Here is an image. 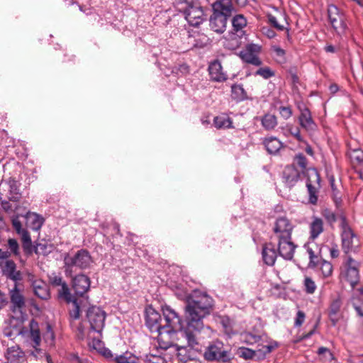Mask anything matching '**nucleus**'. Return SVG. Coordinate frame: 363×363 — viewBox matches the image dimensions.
I'll use <instances>...</instances> for the list:
<instances>
[{
  "label": "nucleus",
  "mask_w": 363,
  "mask_h": 363,
  "mask_svg": "<svg viewBox=\"0 0 363 363\" xmlns=\"http://www.w3.org/2000/svg\"><path fill=\"white\" fill-rule=\"evenodd\" d=\"M262 32L264 34H265L269 38H273L274 37H275L276 35V33L275 32L270 29V28H262Z\"/></svg>",
  "instance_id": "338daca9"
},
{
  "label": "nucleus",
  "mask_w": 363,
  "mask_h": 363,
  "mask_svg": "<svg viewBox=\"0 0 363 363\" xmlns=\"http://www.w3.org/2000/svg\"><path fill=\"white\" fill-rule=\"evenodd\" d=\"M2 272L7 278L17 281L21 279V274L16 270V265L12 260H7L2 267Z\"/></svg>",
  "instance_id": "c756f323"
},
{
  "label": "nucleus",
  "mask_w": 363,
  "mask_h": 363,
  "mask_svg": "<svg viewBox=\"0 0 363 363\" xmlns=\"http://www.w3.org/2000/svg\"><path fill=\"white\" fill-rule=\"evenodd\" d=\"M277 347V343H275L274 345H262L261 348L257 350V357L259 359H264L267 354L270 353L274 348Z\"/></svg>",
  "instance_id": "8fccbe9b"
},
{
  "label": "nucleus",
  "mask_w": 363,
  "mask_h": 363,
  "mask_svg": "<svg viewBox=\"0 0 363 363\" xmlns=\"http://www.w3.org/2000/svg\"><path fill=\"white\" fill-rule=\"evenodd\" d=\"M306 187L308 193V202L315 205L318 202V190L320 188V177L315 169L307 171Z\"/></svg>",
  "instance_id": "f8f14e48"
},
{
  "label": "nucleus",
  "mask_w": 363,
  "mask_h": 363,
  "mask_svg": "<svg viewBox=\"0 0 363 363\" xmlns=\"http://www.w3.org/2000/svg\"><path fill=\"white\" fill-rule=\"evenodd\" d=\"M8 248L14 256H20L19 245L16 239L10 238L8 240Z\"/></svg>",
  "instance_id": "09e8293b"
},
{
  "label": "nucleus",
  "mask_w": 363,
  "mask_h": 363,
  "mask_svg": "<svg viewBox=\"0 0 363 363\" xmlns=\"http://www.w3.org/2000/svg\"><path fill=\"white\" fill-rule=\"evenodd\" d=\"M7 184L9 185V199L11 201L17 202L21 198V193L19 191V185L14 178H9Z\"/></svg>",
  "instance_id": "72a5a7b5"
},
{
  "label": "nucleus",
  "mask_w": 363,
  "mask_h": 363,
  "mask_svg": "<svg viewBox=\"0 0 363 363\" xmlns=\"http://www.w3.org/2000/svg\"><path fill=\"white\" fill-rule=\"evenodd\" d=\"M60 286L61 289L59 291V295L61 297H63L67 301V303H71V301H73L74 298H72V296L69 291V289L67 284L65 282Z\"/></svg>",
  "instance_id": "49530a36"
},
{
  "label": "nucleus",
  "mask_w": 363,
  "mask_h": 363,
  "mask_svg": "<svg viewBox=\"0 0 363 363\" xmlns=\"http://www.w3.org/2000/svg\"><path fill=\"white\" fill-rule=\"evenodd\" d=\"M50 282L52 286H61L65 281H62V279L60 276L57 275L55 273H52V275L49 277Z\"/></svg>",
  "instance_id": "6e6d98bb"
},
{
  "label": "nucleus",
  "mask_w": 363,
  "mask_h": 363,
  "mask_svg": "<svg viewBox=\"0 0 363 363\" xmlns=\"http://www.w3.org/2000/svg\"><path fill=\"white\" fill-rule=\"evenodd\" d=\"M145 313V325L152 333L167 330L169 327L175 328L182 322L178 313L168 306L162 307L163 318L152 307L146 308Z\"/></svg>",
  "instance_id": "7ed1b4c3"
},
{
  "label": "nucleus",
  "mask_w": 363,
  "mask_h": 363,
  "mask_svg": "<svg viewBox=\"0 0 363 363\" xmlns=\"http://www.w3.org/2000/svg\"><path fill=\"white\" fill-rule=\"evenodd\" d=\"M99 353L101 354L106 359L113 358V354L111 351L105 347L101 351H99Z\"/></svg>",
  "instance_id": "69168bd1"
},
{
  "label": "nucleus",
  "mask_w": 363,
  "mask_h": 363,
  "mask_svg": "<svg viewBox=\"0 0 363 363\" xmlns=\"http://www.w3.org/2000/svg\"><path fill=\"white\" fill-rule=\"evenodd\" d=\"M358 267V263L350 256H348L340 272L341 279L348 282L352 289L359 281Z\"/></svg>",
  "instance_id": "9b49d317"
},
{
  "label": "nucleus",
  "mask_w": 363,
  "mask_h": 363,
  "mask_svg": "<svg viewBox=\"0 0 363 363\" xmlns=\"http://www.w3.org/2000/svg\"><path fill=\"white\" fill-rule=\"evenodd\" d=\"M231 98L238 101H242L247 99V94L242 84H233L231 86Z\"/></svg>",
  "instance_id": "c9c22d12"
},
{
  "label": "nucleus",
  "mask_w": 363,
  "mask_h": 363,
  "mask_svg": "<svg viewBox=\"0 0 363 363\" xmlns=\"http://www.w3.org/2000/svg\"><path fill=\"white\" fill-rule=\"evenodd\" d=\"M263 144L267 151L271 154H277L283 147L282 143L276 137H269L264 140Z\"/></svg>",
  "instance_id": "473e14b6"
},
{
  "label": "nucleus",
  "mask_w": 363,
  "mask_h": 363,
  "mask_svg": "<svg viewBox=\"0 0 363 363\" xmlns=\"http://www.w3.org/2000/svg\"><path fill=\"white\" fill-rule=\"evenodd\" d=\"M323 221L317 216L312 217V221L309 224V238L308 241L304 245V248L308 252V245H310L313 249H315L314 246H318L315 242V239L323 232Z\"/></svg>",
  "instance_id": "2eb2a0df"
},
{
  "label": "nucleus",
  "mask_w": 363,
  "mask_h": 363,
  "mask_svg": "<svg viewBox=\"0 0 363 363\" xmlns=\"http://www.w3.org/2000/svg\"><path fill=\"white\" fill-rule=\"evenodd\" d=\"M294 228V224L287 217L280 216L274 221L272 228L274 235L271 237V239L273 238L275 239L291 238Z\"/></svg>",
  "instance_id": "ddd939ff"
},
{
  "label": "nucleus",
  "mask_w": 363,
  "mask_h": 363,
  "mask_svg": "<svg viewBox=\"0 0 363 363\" xmlns=\"http://www.w3.org/2000/svg\"><path fill=\"white\" fill-rule=\"evenodd\" d=\"M213 13L230 18L235 11L232 0H216L212 4Z\"/></svg>",
  "instance_id": "412c9836"
},
{
  "label": "nucleus",
  "mask_w": 363,
  "mask_h": 363,
  "mask_svg": "<svg viewBox=\"0 0 363 363\" xmlns=\"http://www.w3.org/2000/svg\"><path fill=\"white\" fill-rule=\"evenodd\" d=\"M279 112L281 117L285 120L290 118L293 114L292 109L290 106H280Z\"/></svg>",
  "instance_id": "5fc2aeb1"
},
{
  "label": "nucleus",
  "mask_w": 363,
  "mask_h": 363,
  "mask_svg": "<svg viewBox=\"0 0 363 363\" xmlns=\"http://www.w3.org/2000/svg\"><path fill=\"white\" fill-rule=\"evenodd\" d=\"M43 337L46 342L52 344L55 340V334L50 324L46 325V331L43 334Z\"/></svg>",
  "instance_id": "864d4df0"
},
{
  "label": "nucleus",
  "mask_w": 363,
  "mask_h": 363,
  "mask_svg": "<svg viewBox=\"0 0 363 363\" xmlns=\"http://www.w3.org/2000/svg\"><path fill=\"white\" fill-rule=\"evenodd\" d=\"M277 252L280 257L286 260H291L294 257L296 245L292 241V237L278 238Z\"/></svg>",
  "instance_id": "a211bd4d"
},
{
  "label": "nucleus",
  "mask_w": 363,
  "mask_h": 363,
  "mask_svg": "<svg viewBox=\"0 0 363 363\" xmlns=\"http://www.w3.org/2000/svg\"><path fill=\"white\" fill-rule=\"evenodd\" d=\"M28 333H30V338L33 342V347L36 348L40 343V335L38 323L34 319H32L29 323V330L24 328H6L4 332V335L11 339H13L15 337L20 335L24 336Z\"/></svg>",
  "instance_id": "6e6552de"
},
{
  "label": "nucleus",
  "mask_w": 363,
  "mask_h": 363,
  "mask_svg": "<svg viewBox=\"0 0 363 363\" xmlns=\"http://www.w3.org/2000/svg\"><path fill=\"white\" fill-rule=\"evenodd\" d=\"M178 10L189 24L194 27L199 26L206 19L203 9L199 4L184 5Z\"/></svg>",
  "instance_id": "9d476101"
},
{
  "label": "nucleus",
  "mask_w": 363,
  "mask_h": 363,
  "mask_svg": "<svg viewBox=\"0 0 363 363\" xmlns=\"http://www.w3.org/2000/svg\"><path fill=\"white\" fill-rule=\"evenodd\" d=\"M52 250V245L48 244L46 242H40L33 245L30 244V252H24L26 255H31L33 252L36 255H41L46 256L49 255Z\"/></svg>",
  "instance_id": "2f4dec72"
},
{
  "label": "nucleus",
  "mask_w": 363,
  "mask_h": 363,
  "mask_svg": "<svg viewBox=\"0 0 363 363\" xmlns=\"http://www.w3.org/2000/svg\"><path fill=\"white\" fill-rule=\"evenodd\" d=\"M245 338H246L245 341L247 343L257 342L261 339L260 336L252 335V333L247 334L245 336Z\"/></svg>",
  "instance_id": "e2e57ef3"
},
{
  "label": "nucleus",
  "mask_w": 363,
  "mask_h": 363,
  "mask_svg": "<svg viewBox=\"0 0 363 363\" xmlns=\"http://www.w3.org/2000/svg\"><path fill=\"white\" fill-rule=\"evenodd\" d=\"M232 25L236 33L242 31L247 26V20L242 14H237L232 18Z\"/></svg>",
  "instance_id": "58836bf2"
},
{
  "label": "nucleus",
  "mask_w": 363,
  "mask_h": 363,
  "mask_svg": "<svg viewBox=\"0 0 363 363\" xmlns=\"http://www.w3.org/2000/svg\"><path fill=\"white\" fill-rule=\"evenodd\" d=\"M342 306V301L340 296H337L330 301L328 309V315L333 326H336L337 323L343 318Z\"/></svg>",
  "instance_id": "aec40b11"
},
{
  "label": "nucleus",
  "mask_w": 363,
  "mask_h": 363,
  "mask_svg": "<svg viewBox=\"0 0 363 363\" xmlns=\"http://www.w3.org/2000/svg\"><path fill=\"white\" fill-rule=\"evenodd\" d=\"M300 179V172L294 165L286 166L282 174L283 182L291 188L295 186Z\"/></svg>",
  "instance_id": "5701e85b"
},
{
  "label": "nucleus",
  "mask_w": 363,
  "mask_h": 363,
  "mask_svg": "<svg viewBox=\"0 0 363 363\" xmlns=\"http://www.w3.org/2000/svg\"><path fill=\"white\" fill-rule=\"evenodd\" d=\"M340 218L341 223L340 226L342 230L340 235L342 250L346 255L352 252L355 253L357 252L359 239L347 223L345 216H341Z\"/></svg>",
  "instance_id": "423d86ee"
},
{
  "label": "nucleus",
  "mask_w": 363,
  "mask_h": 363,
  "mask_svg": "<svg viewBox=\"0 0 363 363\" xmlns=\"http://www.w3.org/2000/svg\"><path fill=\"white\" fill-rule=\"evenodd\" d=\"M116 363H137L138 357L130 352H125L114 358Z\"/></svg>",
  "instance_id": "a19ab883"
},
{
  "label": "nucleus",
  "mask_w": 363,
  "mask_h": 363,
  "mask_svg": "<svg viewBox=\"0 0 363 363\" xmlns=\"http://www.w3.org/2000/svg\"><path fill=\"white\" fill-rule=\"evenodd\" d=\"M352 158L358 163H361L363 162V152L360 150H354Z\"/></svg>",
  "instance_id": "680f3d73"
},
{
  "label": "nucleus",
  "mask_w": 363,
  "mask_h": 363,
  "mask_svg": "<svg viewBox=\"0 0 363 363\" xmlns=\"http://www.w3.org/2000/svg\"><path fill=\"white\" fill-rule=\"evenodd\" d=\"M305 313L302 311H298L296 313V317L295 318L294 321V326L295 327H300L305 320Z\"/></svg>",
  "instance_id": "bf43d9fd"
},
{
  "label": "nucleus",
  "mask_w": 363,
  "mask_h": 363,
  "mask_svg": "<svg viewBox=\"0 0 363 363\" xmlns=\"http://www.w3.org/2000/svg\"><path fill=\"white\" fill-rule=\"evenodd\" d=\"M208 72L212 81L222 82L227 79V75L223 72L222 65L217 60L209 65Z\"/></svg>",
  "instance_id": "a878e982"
},
{
  "label": "nucleus",
  "mask_w": 363,
  "mask_h": 363,
  "mask_svg": "<svg viewBox=\"0 0 363 363\" xmlns=\"http://www.w3.org/2000/svg\"><path fill=\"white\" fill-rule=\"evenodd\" d=\"M228 19V17L213 12L209 18V26L214 32L223 33L226 30Z\"/></svg>",
  "instance_id": "b1692460"
},
{
  "label": "nucleus",
  "mask_w": 363,
  "mask_h": 363,
  "mask_svg": "<svg viewBox=\"0 0 363 363\" xmlns=\"http://www.w3.org/2000/svg\"><path fill=\"white\" fill-rule=\"evenodd\" d=\"M203 358L208 362L228 363L233 359L231 350L220 340L211 342L206 347Z\"/></svg>",
  "instance_id": "20e7f679"
},
{
  "label": "nucleus",
  "mask_w": 363,
  "mask_h": 363,
  "mask_svg": "<svg viewBox=\"0 0 363 363\" xmlns=\"http://www.w3.org/2000/svg\"><path fill=\"white\" fill-rule=\"evenodd\" d=\"M298 108L300 114L298 118L300 126L309 133H313L317 129V125L313 121L311 112L304 104L299 105Z\"/></svg>",
  "instance_id": "dca6fc26"
},
{
  "label": "nucleus",
  "mask_w": 363,
  "mask_h": 363,
  "mask_svg": "<svg viewBox=\"0 0 363 363\" xmlns=\"http://www.w3.org/2000/svg\"><path fill=\"white\" fill-rule=\"evenodd\" d=\"M10 294L12 311L15 313L16 311H18L21 313V309L25 306V299L18 289L16 284L14 288L11 290Z\"/></svg>",
  "instance_id": "c85d7f7f"
},
{
  "label": "nucleus",
  "mask_w": 363,
  "mask_h": 363,
  "mask_svg": "<svg viewBox=\"0 0 363 363\" xmlns=\"http://www.w3.org/2000/svg\"><path fill=\"white\" fill-rule=\"evenodd\" d=\"M71 303H72V308L69 309V315L70 325L72 327H73V321L78 320L79 318L81 309L84 306H81L78 298H74V300L72 301Z\"/></svg>",
  "instance_id": "4c0bfd02"
},
{
  "label": "nucleus",
  "mask_w": 363,
  "mask_h": 363,
  "mask_svg": "<svg viewBox=\"0 0 363 363\" xmlns=\"http://www.w3.org/2000/svg\"><path fill=\"white\" fill-rule=\"evenodd\" d=\"M89 346L99 352L104 347V344L101 340L93 338L91 342L89 343Z\"/></svg>",
  "instance_id": "4d7b16f0"
},
{
  "label": "nucleus",
  "mask_w": 363,
  "mask_h": 363,
  "mask_svg": "<svg viewBox=\"0 0 363 363\" xmlns=\"http://www.w3.org/2000/svg\"><path fill=\"white\" fill-rule=\"evenodd\" d=\"M278 252L275 250V245L269 242L263 245L262 255L264 262L268 266H274L278 256Z\"/></svg>",
  "instance_id": "393cba45"
},
{
  "label": "nucleus",
  "mask_w": 363,
  "mask_h": 363,
  "mask_svg": "<svg viewBox=\"0 0 363 363\" xmlns=\"http://www.w3.org/2000/svg\"><path fill=\"white\" fill-rule=\"evenodd\" d=\"M24 217L27 227L35 231L39 230L45 222L42 216L30 211L27 212Z\"/></svg>",
  "instance_id": "cd10ccee"
},
{
  "label": "nucleus",
  "mask_w": 363,
  "mask_h": 363,
  "mask_svg": "<svg viewBox=\"0 0 363 363\" xmlns=\"http://www.w3.org/2000/svg\"><path fill=\"white\" fill-rule=\"evenodd\" d=\"M328 177L329 182H330V185L331 186V189H332V192H333V199L334 203H335L336 207L338 208L339 206H340V205L342 203V199H341L340 192L335 184L334 176L330 175Z\"/></svg>",
  "instance_id": "ea45409f"
},
{
  "label": "nucleus",
  "mask_w": 363,
  "mask_h": 363,
  "mask_svg": "<svg viewBox=\"0 0 363 363\" xmlns=\"http://www.w3.org/2000/svg\"><path fill=\"white\" fill-rule=\"evenodd\" d=\"M85 312L90 329L97 333H101L105 325L106 312L101 307L96 306H89Z\"/></svg>",
  "instance_id": "1a4fd4ad"
},
{
  "label": "nucleus",
  "mask_w": 363,
  "mask_h": 363,
  "mask_svg": "<svg viewBox=\"0 0 363 363\" xmlns=\"http://www.w3.org/2000/svg\"><path fill=\"white\" fill-rule=\"evenodd\" d=\"M296 164L302 169H306L307 166V159L303 154H298L295 157Z\"/></svg>",
  "instance_id": "13d9d810"
},
{
  "label": "nucleus",
  "mask_w": 363,
  "mask_h": 363,
  "mask_svg": "<svg viewBox=\"0 0 363 363\" xmlns=\"http://www.w3.org/2000/svg\"><path fill=\"white\" fill-rule=\"evenodd\" d=\"M352 306L358 315L363 318V301L359 298H352Z\"/></svg>",
  "instance_id": "3c124183"
},
{
  "label": "nucleus",
  "mask_w": 363,
  "mask_h": 363,
  "mask_svg": "<svg viewBox=\"0 0 363 363\" xmlns=\"http://www.w3.org/2000/svg\"><path fill=\"white\" fill-rule=\"evenodd\" d=\"M6 358L9 363H23L25 361V354L18 345H13L8 347Z\"/></svg>",
  "instance_id": "bb28decb"
},
{
  "label": "nucleus",
  "mask_w": 363,
  "mask_h": 363,
  "mask_svg": "<svg viewBox=\"0 0 363 363\" xmlns=\"http://www.w3.org/2000/svg\"><path fill=\"white\" fill-rule=\"evenodd\" d=\"M255 75H259L264 79H268L275 75V72L269 67L259 68L255 72Z\"/></svg>",
  "instance_id": "a18cd8bd"
},
{
  "label": "nucleus",
  "mask_w": 363,
  "mask_h": 363,
  "mask_svg": "<svg viewBox=\"0 0 363 363\" xmlns=\"http://www.w3.org/2000/svg\"><path fill=\"white\" fill-rule=\"evenodd\" d=\"M12 225L15 231L20 235L22 247L24 252H30L31 238L28 231L22 228L21 222L19 220V216L16 215L12 217Z\"/></svg>",
  "instance_id": "6ab92c4d"
},
{
  "label": "nucleus",
  "mask_w": 363,
  "mask_h": 363,
  "mask_svg": "<svg viewBox=\"0 0 363 363\" xmlns=\"http://www.w3.org/2000/svg\"><path fill=\"white\" fill-rule=\"evenodd\" d=\"M321 215L325 218L326 221L330 224H333L337 220L335 213L330 209L325 208L321 211Z\"/></svg>",
  "instance_id": "de8ad7c7"
},
{
  "label": "nucleus",
  "mask_w": 363,
  "mask_h": 363,
  "mask_svg": "<svg viewBox=\"0 0 363 363\" xmlns=\"http://www.w3.org/2000/svg\"><path fill=\"white\" fill-rule=\"evenodd\" d=\"M186 298L185 316L189 330L199 332L203 328V319L211 313L213 298L206 292L194 290Z\"/></svg>",
  "instance_id": "f257e3e1"
},
{
  "label": "nucleus",
  "mask_w": 363,
  "mask_h": 363,
  "mask_svg": "<svg viewBox=\"0 0 363 363\" xmlns=\"http://www.w3.org/2000/svg\"><path fill=\"white\" fill-rule=\"evenodd\" d=\"M240 357L245 359H251L255 356L257 357V351L247 347H241L239 348Z\"/></svg>",
  "instance_id": "c03bdc74"
},
{
  "label": "nucleus",
  "mask_w": 363,
  "mask_h": 363,
  "mask_svg": "<svg viewBox=\"0 0 363 363\" xmlns=\"http://www.w3.org/2000/svg\"><path fill=\"white\" fill-rule=\"evenodd\" d=\"M267 18H268L269 22L270 23V24L272 26H274V28H276L279 30H284V26H281V25H280L278 23L277 19V18L275 16H274L272 14H269L267 16Z\"/></svg>",
  "instance_id": "052dcab7"
},
{
  "label": "nucleus",
  "mask_w": 363,
  "mask_h": 363,
  "mask_svg": "<svg viewBox=\"0 0 363 363\" xmlns=\"http://www.w3.org/2000/svg\"><path fill=\"white\" fill-rule=\"evenodd\" d=\"M213 124L217 129L233 128L232 119L225 113L214 117Z\"/></svg>",
  "instance_id": "f704fd0d"
},
{
  "label": "nucleus",
  "mask_w": 363,
  "mask_h": 363,
  "mask_svg": "<svg viewBox=\"0 0 363 363\" xmlns=\"http://www.w3.org/2000/svg\"><path fill=\"white\" fill-rule=\"evenodd\" d=\"M315 248L313 249L310 245H308L307 253L309 257L308 267L320 272L323 278L330 277L333 271L332 264L322 259L321 250L319 246H315Z\"/></svg>",
  "instance_id": "39448f33"
},
{
  "label": "nucleus",
  "mask_w": 363,
  "mask_h": 363,
  "mask_svg": "<svg viewBox=\"0 0 363 363\" xmlns=\"http://www.w3.org/2000/svg\"><path fill=\"white\" fill-rule=\"evenodd\" d=\"M190 72L189 66L183 63L173 67L172 72L176 74L177 77L185 76Z\"/></svg>",
  "instance_id": "37998d69"
},
{
  "label": "nucleus",
  "mask_w": 363,
  "mask_h": 363,
  "mask_svg": "<svg viewBox=\"0 0 363 363\" xmlns=\"http://www.w3.org/2000/svg\"><path fill=\"white\" fill-rule=\"evenodd\" d=\"M157 333L159 347L164 350L172 347H177L178 350L187 347L194 349L199 345L195 333L192 330L183 328L182 321L175 328L169 327Z\"/></svg>",
  "instance_id": "f03ea898"
},
{
  "label": "nucleus",
  "mask_w": 363,
  "mask_h": 363,
  "mask_svg": "<svg viewBox=\"0 0 363 363\" xmlns=\"http://www.w3.org/2000/svg\"><path fill=\"white\" fill-rule=\"evenodd\" d=\"M220 324L225 329L226 333L230 334L233 330V322L228 316H223L220 319Z\"/></svg>",
  "instance_id": "603ef678"
},
{
  "label": "nucleus",
  "mask_w": 363,
  "mask_h": 363,
  "mask_svg": "<svg viewBox=\"0 0 363 363\" xmlns=\"http://www.w3.org/2000/svg\"><path fill=\"white\" fill-rule=\"evenodd\" d=\"M304 291L307 294H313L316 291L317 286L315 281L308 276H305L303 281Z\"/></svg>",
  "instance_id": "79ce46f5"
},
{
  "label": "nucleus",
  "mask_w": 363,
  "mask_h": 363,
  "mask_svg": "<svg viewBox=\"0 0 363 363\" xmlns=\"http://www.w3.org/2000/svg\"><path fill=\"white\" fill-rule=\"evenodd\" d=\"M330 255L332 258H337L340 255V251L337 244H333L330 248Z\"/></svg>",
  "instance_id": "0e129e2a"
},
{
  "label": "nucleus",
  "mask_w": 363,
  "mask_h": 363,
  "mask_svg": "<svg viewBox=\"0 0 363 363\" xmlns=\"http://www.w3.org/2000/svg\"><path fill=\"white\" fill-rule=\"evenodd\" d=\"M260 121L262 127L267 130L274 129L278 123L277 116L271 113L264 114Z\"/></svg>",
  "instance_id": "e433bc0d"
},
{
  "label": "nucleus",
  "mask_w": 363,
  "mask_h": 363,
  "mask_svg": "<svg viewBox=\"0 0 363 363\" xmlns=\"http://www.w3.org/2000/svg\"><path fill=\"white\" fill-rule=\"evenodd\" d=\"M260 46L255 44L247 45L245 49L241 50L239 53L240 57L246 63L255 66H260L262 64V60L257 56L260 52Z\"/></svg>",
  "instance_id": "f3484780"
},
{
  "label": "nucleus",
  "mask_w": 363,
  "mask_h": 363,
  "mask_svg": "<svg viewBox=\"0 0 363 363\" xmlns=\"http://www.w3.org/2000/svg\"><path fill=\"white\" fill-rule=\"evenodd\" d=\"M328 16L329 21L339 35L345 33L347 26L344 22V16L340 9L335 5H330L328 8Z\"/></svg>",
  "instance_id": "4468645a"
},
{
  "label": "nucleus",
  "mask_w": 363,
  "mask_h": 363,
  "mask_svg": "<svg viewBox=\"0 0 363 363\" xmlns=\"http://www.w3.org/2000/svg\"><path fill=\"white\" fill-rule=\"evenodd\" d=\"M65 271H71L72 267H77L85 269L92 263V257L87 250L81 249L74 256L66 255L64 258Z\"/></svg>",
  "instance_id": "0eeeda50"
},
{
  "label": "nucleus",
  "mask_w": 363,
  "mask_h": 363,
  "mask_svg": "<svg viewBox=\"0 0 363 363\" xmlns=\"http://www.w3.org/2000/svg\"><path fill=\"white\" fill-rule=\"evenodd\" d=\"M291 134L298 141H302L303 140V138H302V136L301 135V133H300V130L296 128H295L294 131L293 130H291Z\"/></svg>",
  "instance_id": "774afa93"
},
{
  "label": "nucleus",
  "mask_w": 363,
  "mask_h": 363,
  "mask_svg": "<svg viewBox=\"0 0 363 363\" xmlns=\"http://www.w3.org/2000/svg\"><path fill=\"white\" fill-rule=\"evenodd\" d=\"M34 294L42 300H47L50 298V291L45 282L39 279L32 282Z\"/></svg>",
  "instance_id": "7c9ffc66"
},
{
  "label": "nucleus",
  "mask_w": 363,
  "mask_h": 363,
  "mask_svg": "<svg viewBox=\"0 0 363 363\" xmlns=\"http://www.w3.org/2000/svg\"><path fill=\"white\" fill-rule=\"evenodd\" d=\"M90 279L84 274H79L74 277L72 287L76 295L82 296L90 288Z\"/></svg>",
  "instance_id": "4be33fe9"
}]
</instances>
